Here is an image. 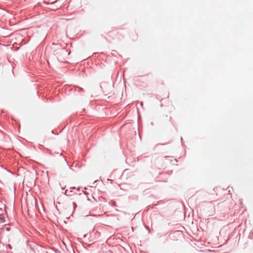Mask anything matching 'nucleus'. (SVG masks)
<instances>
[{
  "label": "nucleus",
  "instance_id": "nucleus-1",
  "mask_svg": "<svg viewBox=\"0 0 253 253\" xmlns=\"http://www.w3.org/2000/svg\"><path fill=\"white\" fill-rule=\"evenodd\" d=\"M4 222V217L3 215L0 214V223H2Z\"/></svg>",
  "mask_w": 253,
  "mask_h": 253
}]
</instances>
